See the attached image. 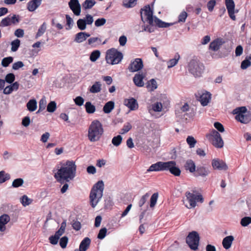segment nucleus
<instances>
[{"label":"nucleus","mask_w":251,"mask_h":251,"mask_svg":"<svg viewBox=\"0 0 251 251\" xmlns=\"http://www.w3.org/2000/svg\"><path fill=\"white\" fill-rule=\"evenodd\" d=\"M76 165L73 161H67L54 173V177L59 183L62 184L72 180L75 176Z\"/></svg>","instance_id":"f257e3e1"},{"label":"nucleus","mask_w":251,"mask_h":251,"mask_svg":"<svg viewBox=\"0 0 251 251\" xmlns=\"http://www.w3.org/2000/svg\"><path fill=\"white\" fill-rule=\"evenodd\" d=\"M141 18L142 21L145 23L148 22L150 25H156L159 27H167L171 24L165 23L156 17L153 16V10L149 5L145 6L140 11Z\"/></svg>","instance_id":"f03ea898"},{"label":"nucleus","mask_w":251,"mask_h":251,"mask_svg":"<svg viewBox=\"0 0 251 251\" xmlns=\"http://www.w3.org/2000/svg\"><path fill=\"white\" fill-rule=\"evenodd\" d=\"M104 129L102 124L98 120L93 121L88 128L87 137L91 142L99 141L103 134Z\"/></svg>","instance_id":"7ed1b4c3"},{"label":"nucleus","mask_w":251,"mask_h":251,"mask_svg":"<svg viewBox=\"0 0 251 251\" xmlns=\"http://www.w3.org/2000/svg\"><path fill=\"white\" fill-rule=\"evenodd\" d=\"M104 183L102 180L97 182L92 188L90 194V202L93 208H95L103 196Z\"/></svg>","instance_id":"20e7f679"},{"label":"nucleus","mask_w":251,"mask_h":251,"mask_svg":"<svg viewBox=\"0 0 251 251\" xmlns=\"http://www.w3.org/2000/svg\"><path fill=\"white\" fill-rule=\"evenodd\" d=\"M187 67L189 73L195 77H200L204 69L202 63L197 58L191 59L188 63Z\"/></svg>","instance_id":"39448f33"},{"label":"nucleus","mask_w":251,"mask_h":251,"mask_svg":"<svg viewBox=\"0 0 251 251\" xmlns=\"http://www.w3.org/2000/svg\"><path fill=\"white\" fill-rule=\"evenodd\" d=\"M232 113L235 114V119L241 123L246 124L251 120V115L247 112L245 106L239 107L233 110Z\"/></svg>","instance_id":"423d86ee"},{"label":"nucleus","mask_w":251,"mask_h":251,"mask_svg":"<svg viewBox=\"0 0 251 251\" xmlns=\"http://www.w3.org/2000/svg\"><path fill=\"white\" fill-rule=\"evenodd\" d=\"M123 58L122 53L112 48L107 50L105 59L107 63L115 65L119 63Z\"/></svg>","instance_id":"0eeeda50"},{"label":"nucleus","mask_w":251,"mask_h":251,"mask_svg":"<svg viewBox=\"0 0 251 251\" xmlns=\"http://www.w3.org/2000/svg\"><path fill=\"white\" fill-rule=\"evenodd\" d=\"M209 141L216 148H221L224 146V141L220 134L216 130L212 129L206 135Z\"/></svg>","instance_id":"6e6552de"},{"label":"nucleus","mask_w":251,"mask_h":251,"mask_svg":"<svg viewBox=\"0 0 251 251\" xmlns=\"http://www.w3.org/2000/svg\"><path fill=\"white\" fill-rule=\"evenodd\" d=\"M186 200H184V203L185 206L189 208H194L196 206V202H203V198L201 195H195L190 192H186L185 193Z\"/></svg>","instance_id":"1a4fd4ad"},{"label":"nucleus","mask_w":251,"mask_h":251,"mask_svg":"<svg viewBox=\"0 0 251 251\" xmlns=\"http://www.w3.org/2000/svg\"><path fill=\"white\" fill-rule=\"evenodd\" d=\"M199 240V235L196 231H192L190 233L186 238V243L190 248L193 250L198 249Z\"/></svg>","instance_id":"9d476101"},{"label":"nucleus","mask_w":251,"mask_h":251,"mask_svg":"<svg viewBox=\"0 0 251 251\" xmlns=\"http://www.w3.org/2000/svg\"><path fill=\"white\" fill-rule=\"evenodd\" d=\"M20 22V16L18 15H9L2 19L0 22L2 26H8L12 25H17Z\"/></svg>","instance_id":"9b49d317"},{"label":"nucleus","mask_w":251,"mask_h":251,"mask_svg":"<svg viewBox=\"0 0 251 251\" xmlns=\"http://www.w3.org/2000/svg\"><path fill=\"white\" fill-rule=\"evenodd\" d=\"M143 66L142 60L141 58H136L131 61L128 69L130 72H135L141 70Z\"/></svg>","instance_id":"f8f14e48"},{"label":"nucleus","mask_w":251,"mask_h":251,"mask_svg":"<svg viewBox=\"0 0 251 251\" xmlns=\"http://www.w3.org/2000/svg\"><path fill=\"white\" fill-rule=\"evenodd\" d=\"M168 170L175 176H179L180 175V170L176 166V163L174 161L166 162L165 171Z\"/></svg>","instance_id":"ddd939ff"},{"label":"nucleus","mask_w":251,"mask_h":251,"mask_svg":"<svg viewBox=\"0 0 251 251\" xmlns=\"http://www.w3.org/2000/svg\"><path fill=\"white\" fill-rule=\"evenodd\" d=\"M211 165L214 170L226 171L228 169L226 163L222 160L218 158L213 159L212 160Z\"/></svg>","instance_id":"4468645a"},{"label":"nucleus","mask_w":251,"mask_h":251,"mask_svg":"<svg viewBox=\"0 0 251 251\" xmlns=\"http://www.w3.org/2000/svg\"><path fill=\"white\" fill-rule=\"evenodd\" d=\"M226 7L229 17L233 21L236 20L235 14V3L233 0H225Z\"/></svg>","instance_id":"2eb2a0df"},{"label":"nucleus","mask_w":251,"mask_h":251,"mask_svg":"<svg viewBox=\"0 0 251 251\" xmlns=\"http://www.w3.org/2000/svg\"><path fill=\"white\" fill-rule=\"evenodd\" d=\"M210 172V171L207 167L203 166H197L194 176L195 177L201 176L202 177H205L208 176Z\"/></svg>","instance_id":"dca6fc26"},{"label":"nucleus","mask_w":251,"mask_h":251,"mask_svg":"<svg viewBox=\"0 0 251 251\" xmlns=\"http://www.w3.org/2000/svg\"><path fill=\"white\" fill-rule=\"evenodd\" d=\"M69 6L75 15L79 16L80 14L81 6L78 0H70Z\"/></svg>","instance_id":"f3484780"},{"label":"nucleus","mask_w":251,"mask_h":251,"mask_svg":"<svg viewBox=\"0 0 251 251\" xmlns=\"http://www.w3.org/2000/svg\"><path fill=\"white\" fill-rule=\"evenodd\" d=\"M10 218L7 214H3L0 216V232L2 234L6 230V225L10 221Z\"/></svg>","instance_id":"a211bd4d"},{"label":"nucleus","mask_w":251,"mask_h":251,"mask_svg":"<svg viewBox=\"0 0 251 251\" xmlns=\"http://www.w3.org/2000/svg\"><path fill=\"white\" fill-rule=\"evenodd\" d=\"M166 162H158L152 164L147 170L148 172L165 171Z\"/></svg>","instance_id":"6ab92c4d"},{"label":"nucleus","mask_w":251,"mask_h":251,"mask_svg":"<svg viewBox=\"0 0 251 251\" xmlns=\"http://www.w3.org/2000/svg\"><path fill=\"white\" fill-rule=\"evenodd\" d=\"M124 104L129 108L130 110H135L138 108V104L137 100L133 98L125 99L124 101Z\"/></svg>","instance_id":"aec40b11"},{"label":"nucleus","mask_w":251,"mask_h":251,"mask_svg":"<svg viewBox=\"0 0 251 251\" xmlns=\"http://www.w3.org/2000/svg\"><path fill=\"white\" fill-rule=\"evenodd\" d=\"M42 0H31L26 5V8L29 12L35 11L41 4Z\"/></svg>","instance_id":"412c9836"},{"label":"nucleus","mask_w":251,"mask_h":251,"mask_svg":"<svg viewBox=\"0 0 251 251\" xmlns=\"http://www.w3.org/2000/svg\"><path fill=\"white\" fill-rule=\"evenodd\" d=\"M145 77L143 73H138L134 75L133 81L136 86L137 87H143L144 85L143 79Z\"/></svg>","instance_id":"4be33fe9"},{"label":"nucleus","mask_w":251,"mask_h":251,"mask_svg":"<svg viewBox=\"0 0 251 251\" xmlns=\"http://www.w3.org/2000/svg\"><path fill=\"white\" fill-rule=\"evenodd\" d=\"M90 36V34L85 32H80L75 34L74 42L77 43H81L85 41L87 38Z\"/></svg>","instance_id":"5701e85b"},{"label":"nucleus","mask_w":251,"mask_h":251,"mask_svg":"<svg viewBox=\"0 0 251 251\" xmlns=\"http://www.w3.org/2000/svg\"><path fill=\"white\" fill-rule=\"evenodd\" d=\"M91 243V240L88 237H85L81 242L79 249H75V251H86L89 248Z\"/></svg>","instance_id":"b1692460"},{"label":"nucleus","mask_w":251,"mask_h":251,"mask_svg":"<svg viewBox=\"0 0 251 251\" xmlns=\"http://www.w3.org/2000/svg\"><path fill=\"white\" fill-rule=\"evenodd\" d=\"M234 238L232 235H229L225 237L222 241V245L223 247L226 250H228L231 247Z\"/></svg>","instance_id":"393cba45"},{"label":"nucleus","mask_w":251,"mask_h":251,"mask_svg":"<svg viewBox=\"0 0 251 251\" xmlns=\"http://www.w3.org/2000/svg\"><path fill=\"white\" fill-rule=\"evenodd\" d=\"M101 39L98 37H93L88 39V45L92 48H96L101 45Z\"/></svg>","instance_id":"a878e982"},{"label":"nucleus","mask_w":251,"mask_h":251,"mask_svg":"<svg viewBox=\"0 0 251 251\" xmlns=\"http://www.w3.org/2000/svg\"><path fill=\"white\" fill-rule=\"evenodd\" d=\"M223 43L222 39L218 38L210 43L209 49L214 51H217Z\"/></svg>","instance_id":"bb28decb"},{"label":"nucleus","mask_w":251,"mask_h":251,"mask_svg":"<svg viewBox=\"0 0 251 251\" xmlns=\"http://www.w3.org/2000/svg\"><path fill=\"white\" fill-rule=\"evenodd\" d=\"M211 99V94L209 92H205L201 95L199 100L201 104L204 106L208 104Z\"/></svg>","instance_id":"cd10ccee"},{"label":"nucleus","mask_w":251,"mask_h":251,"mask_svg":"<svg viewBox=\"0 0 251 251\" xmlns=\"http://www.w3.org/2000/svg\"><path fill=\"white\" fill-rule=\"evenodd\" d=\"M184 167L186 171H188L193 174H194L197 168L195 162L191 159L187 160Z\"/></svg>","instance_id":"c85d7f7f"},{"label":"nucleus","mask_w":251,"mask_h":251,"mask_svg":"<svg viewBox=\"0 0 251 251\" xmlns=\"http://www.w3.org/2000/svg\"><path fill=\"white\" fill-rule=\"evenodd\" d=\"M101 84L99 81H96L94 84L89 88V91L91 93H98L101 91Z\"/></svg>","instance_id":"c756f323"},{"label":"nucleus","mask_w":251,"mask_h":251,"mask_svg":"<svg viewBox=\"0 0 251 251\" xmlns=\"http://www.w3.org/2000/svg\"><path fill=\"white\" fill-rule=\"evenodd\" d=\"M26 107L30 112L35 111L37 107L36 100L35 99L30 100L26 103Z\"/></svg>","instance_id":"7c9ffc66"},{"label":"nucleus","mask_w":251,"mask_h":251,"mask_svg":"<svg viewBox=\"0 0 251 251\" xmlns=\"http://www.w3.org/2000/svg\"><path fill=\"white\" fill-rule=\"evenodd\" d=\"M180 58V56L178 54H176L175 55V57L174 58L171 59L169 60L167 62V67L168 68L170 69L171 68H172L174 67L175 65H176Z\"/></svg>","instance_id":"2f4dec72"},{"label":"nucleus","mask_w":251,"mask_h":251,"mask_svg":"<svg viewBox=\"0 0 251 251\" xmlns=\"http://www.w3.org/2000/svg\"><path fill=\"white\" fill-rule=\"evenodd\" d=\"M86 112L88 114H93L96 111V107L91 102L87 101L85 104Z\"/></svg>","instance_id":"473e14b6"},{"label":"nucleus","mask_w":251,"mask_h":251,"mask_svg":"<svg viewBox=\"0 0 251 251\" xmlns=\"http://www.w3.org/2000/svg\"><path fill=\"white\" fill-rule=\"evenodd\" d=\"M114 108V102L109 101L106 102L103 106V111L105 113H109Z\"/></svg>","instance_id":"72a5a7b5"},{"label":"nucleus","mask_w":251,"mask_h":251,"mask_svg":"<svg viewBox=\"0 0 251 251\" xmlns=\"http://www.w3.org/2000/svg\"><path fill=\"white\" fill-rule=\"evenodd\" d=\"M22 205L25 207L30 205L33 201V200L29 198L26 195L23 196L20 199Z\"/></svg>","instance_id":"f704fd0d"},{"label":"nucleus","mask_w":251,"mask_h":251,"mask_svg":"<svg viewBox=\"0 0 251 251\" xmlns=\"http://www.w3.org/2000/svg\"><path fill=\"white\" fill-rule=\"evenodd\" d=\"M66 226V221H64L61 224V226L60 228L56 231L55 233V235L57 237H58L59 239L60 238V236L63 235V234L64 233L65 228Z\"/></svg>","instance_id":"c9c22d12"},{"label":"nucleus","mask_w":251,"mask_h":251,"mask_svg":"<svg viewBox=\"0 0 251 251\" xmlns=\"http://www.w3.org/2000/svg\"><path fill=\"white\" fill-rule=\"evenodd\" d=\"M137 3V0H124L123 5L127 8L134 7Z\"/></svg>","instance_id":"e433bc0d"},{"label":"nucleus","mask_w":251,"mask_h":251,"mask_svg":"<svg viewBox=\"0 0 251 251\" xmlns=\"http://www.w3.org/2000/svg\"><path fill=\"white\" fill-rule=\"evenodd\" d=\"M100 55V52L99 50H95L93 51L90 55V60L92 62H95Z\"/></svg>","instance_id":"4c0bfd02"},{"label":"nucleus","mask_w":251,"mask_h":251,"mask_svg":"<svg viewBox=\"0 0 251 251\" xmlns=\"http://www.w3.org/2000/svg\"><path fill=\"white\" fill-rule=\"evenodd\" d=\"M47 29V24L46 23H43V24L40 26L38 30L36 33L35 38L37 39L39 37L41 36L46 31Z\"/></svg>","instance_id":"58836bf2"},{"label":"nucleus","mask_w":251,"mask_h":251,"mask_svg":"<svg viewBox=\"0 0 251 251\" xmlns=\"http://www.w3.org/2000/svg\"><path fill=\"white\" fill-rule=\"evenodd\" d=\"M96 3L95 0H86L82 4V7L85 9L91 8Z\"/></svg>","instance_id":"ea45409f"},{"label":"nucleus","mask_w":251,"mask_h":251,"mask_svg":"<svg viewBox=\"0 0 251 251\" xmlns=\"http://www.w3.org/2000/svg\"><path fill=\"white\" fill-rule=\"evenodd\" d=\"M11 50L13 52L16 51L20 45V40L18 39H16L11 43Z\"/></svg>","instance_id":"a19ab883"},{"label":"nucleus","mask_w":251,"mask_h":251,"mask_svg":"<svg viewBox=\"0 0 251 251\" xmlns=\"http://www.w3.org/2000/svg\"><path fill=\"white\" fill-rule=\"evenodd\" d=\"M147 87L151 91H153L157 87V82L154 79H151L147 83Z\"/></svg>","instance_id":"79ce46f5"},{"label":"nucleus","mask_w":251,"mask_h":251,"mask_svg":"<svg viewBox=\"0 0 251 251\" xmlns=\"http://www.w3.org/2000/svg\"><path fill=\"white\" fill-rule=\"evenodd\" d=\"M123 140L122 137L120 135H117L114 137L112 139V143L116 147H118L120 145Z\"/></svg>","instance_id":"37998d69"},{"label":"nucleus","mask_w":251,"mask_h":251,"mask_svg":"<svg viewBox=\"0 0 251 251\" xmlns=\"http://www.w3.org/2000/svg\"><path fill=\"white\" fill-rule=\"evenodd\" d=\"M10 178V175L6 173L4 171L0 172V183H2L9 179Z\"/></svg>","instance_id":"c03bdc74"},{"label":"nucleus","mask_w":251,"mask_h":251,"mask_svg":"<svg viewBox=\"0 0 251 251\" xmlns=\"http://www.w3.org/2000/svg\"><path fill=\"white\" fill-rule=\"evenodd\" d=\"M77 27L80 30H84L86 28V25L84 20L83 19H79L76 22Z\"/></svg>","instance_id":"a18cd8bd"},{"label":"nucleus","mask_w":251,"mask_h":251,"mask_svg":"<svg viewBox=\"0 0 251 251\" xmlns=\"http://www.w3.org/2000/svg\"><path fill=\"white\" fill-rule=\"evenodd\" d=\"M13 61V58L11 56L3 58L1 61V65L4 67H7Z\"/></svg>","instance_id":"49530a36"},{"label":"nucleus","mask_w":251,"mask_h":251,"mask_svg":"<svg viewBox=\"0 0 251 251\" xmlns=\"http://www.w3.org/2000/svg\"><path fill=\"white\" fill-rule=\"evenodd\" d=\"M132 128V126L129 123H126L123 128L121 129L119 132L120 134H124L128 132Z\"/></svg>","instance_id":"de8ad7c7"},{"label":"nucleus","mask_w":251,"mask_h":251,"mask_svg":"<svg viewBox=\"0 0 251 251\" xmlns=\"http://www.w3.org/2000/svg\"><path fill=\"white\" fill-rule=\"evenodd\" d=\"M56 109V103L54 101H50L47 105V110L49 112L52 113Z\"/></svg>","instance_id":"09e8293b"},{"label":"nucleus","mask_w":251,"mask_h":251,"mask_svg":"<svg viewBox=\"0 0 251 251\" xmlns=\"http://www.w3.org/2000/svg\"><path fill=\"white\" fill-rule=\"evenodd\" d=\"M186 142L190 148H194L197 143L196 140L191 136H189L186 139Z\"/></svg>","instance_id":"8fccbe9b"},{"label":"nucleus","mask_w":251,"mask_h":251,"mask_svg":"<svg viewBox=\"0 0 251 251\" xmlns=\"http://www.w3.org/2000/svg\"><path fill=\"white\" fill-rule=\"evenodd\" d=\"M24 184V180L22 178H19L13 180L12 186L14 188H17L21 186Z\"/></svg>","instance_id":"3c124183"},{"label":"nucleus","mask_w":251,"mask_h":251,"mask_svg":"<svg viewBox=\"0 0 251 251\" xmlns=\"http://www.w3.org/2000/svg\"><path fill=\"white\" fill-rule=\"evenodd\" d=\"M158 197V194L157 193H154L151 197L150 200V207H153L156 203Z\"/></svg>","instance_id":"603ef678"},{"label":"nucleus","mask_w":251,"mask_h":251,"mask_svg":"<svg viewBox=\"0 0 251 251\" xmlns=\"http://www.w3.org/2000/svg\"><path fill=\"white\" fill-rule=\"evenodd\" d=\"M15 79V75L13 73H9L6 75L5 77V82L8 83H12L14 82Z\"/></svg>","instance_id":"864d4df0"},{"label":"nucleus","mask_w":251,"mask_h":251,"mask_svg":"<svg viewBox=\"0 0 251 251\" xmlns=\"http://www.w3.org/2000/svg\"><path fill=\"white\" fill-rule=\"evenodd\" d=\"M152 109L154 112H160L162 109V105L161 102H157L152 105Z\"/></svg>","instance_id":"5fc2aeb1"},{"label":"nucleus","mask_w":251,"mask_h":251,"mask_svg":"<svg viewBox=\"0 0 251 251\" xmlns=\"http://www.w3.org/2000/svg\"><path fill=\"white\" fill-rule=\"evenodd\" d=\"M251 223V217H245L241 220L240 224L243 226H246Z\"/></svg>","instance_id":"6e6d98bb"},{"label":"nucleus","mask_w":251,"mask_h":251,"mask_svg":"<svg viewBox=\"0 0 251 251\" xmlns=\"http://www.w3.org/2000/svg\"><path fill=\"white\" fill-rule=\"evenodd\" d=\"M68 242V238L65 236L60 239L59 244L62 248L64 249L66 247Z\"/></svg>","instance_id":"4d7b16f0"},{"label":"nucleus","mask_w":251,"mask_h":251,"mask_svg":"<svg viewBox=\"0 0 251 251\" xmlns=\"http://www.w3.org/2000/svg\"><path fill=\"white\" fill-rule=\"evenodd\" d=\"M107 232V229L105 227L102 228L99 231L98 235V238L99 239H103L106 236Z\"/></svg>","instance_id":"13d9d810"},{"label":"nucleus","mask_w":251,"mask_h":251,"mask_svg":"<svg viewBox=\"0 0 251 251\" xmlns=\"http://www.w3.org/2000/svg\"><path fill=\"white\" fill-rule=\"evenodd\" d=\"M106 20L103 18L98 19L95 22V25L96 27H100L106 23Z\"/></svg>","instance_id":"bf43d9fd"},{"label":"nucleus","mask_w":251,"mask_h":251,"mask_svg":"<svg viewBox=\"0 0 251 251\" xmlns=\"http://www.w3.org/2000/svg\"><path fill=\"white\" fill-rule=\"evenodd\" d=\"M24 66V64L22 61H19L15 62L12 65V69L14 70H18Z\"/></svg>","instance_id":"052dcab7"},{"label":"nucleus","mask_w":251,"mask_h":251,"mask_svg":"<svg viewBox=\"0 0 251 251\" xmlns=\"http://www.w3.org/2000/svg\"><path fill=\"white\" fill-rule=\"evenodd\" d=\"M188 16L187 13L185 11H182L179 15L178 16V22H182L184 23L186 21V19Z\"/></svg>","instance_id":"680f3d73"},{"label":"nucleus","mask_w":251,"mask_h":251,"mask_svg":"<svg viewBox=\"0 0 251 251\" xmlns=\"http://www.w3.org/2000/svg\"><path fill=\"white\" fill-rule=\"evenodd\" d=\"M83 19L84 20L86 24L88 25H92L94 22L93 16L90 14H87L85 17Z\"/></svg>","instance_id":"e2e57ef3"},{"label":"nucleus","mask_w":251,"mask_h":251,"mask_svg":"<svg viewBox=\"0 0 251 251\" xmlns=\"http://www.w3.org/2000/svg\"><path fill=\"white\" fill-rule=\"evenodd\" d=\"M251 65V62L248 59L243 60L241 64V68L242 69L245 70Z\"/></svg>","instance_id":"0e129e2a"},{"label":"nucleus","mask_w":251,"mask_h":251,"mask_svg":"<svg viewBox=\"0 0 251 251\" xmlns=\"http://www.w3.org/2000/svg\"><path fill=\"white\" fill-rule=\"evenodd\" d=\"M66 18L67 25L69 27V28H66V29L68 30L72 28L74 24V21L72 18L69 15H66Z\"/></svg>","instance_id":"69168bd1"},{"label":"nucleus","mask_w":251,"mask_h":251,"mask_svg":"<svg viewBox=\"0 0 251 251\" xmlns=\"http://www.w3.org/2000/svg\"><path fill=\"white\" fill-rule=\"evenodd\" d=\"M74 101L76 105L80 106L83 104L84 100L82 97L77 96L74 99Z\"/></svg>","instance_id":"338daca9"},{"label":"nucleus","mask_w":251,"mask_h":251,"mask_svg":"<svg viewBox=\"0 0 251 251\" xmlns=\"http://www.w3.org/2000/svg\"><path fill=\"white\" fill-rule=\"evenodd\" d=\"M73 228L75 230H79L81 228V224L78 221L74 220L72 223Z\"/></svg>","instance_id":"774afa93"}]
</instances>
